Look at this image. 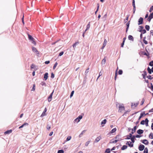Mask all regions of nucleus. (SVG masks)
I'll list each match as a JSON object with an SVG mask.
<instances>
[{
    "instance_id": "obj_44",
    "label": "nucleus",
    "mask_w": 153,
    "mask_h": 153,
    "mask_svg": "<svg viewBox=\"0 0 153 153\" xmlns=\"http://www.w3.org/2000/svg\"><path fill=\"white\" fill-rule=\"evenodd\" d=\"M132 137V134H130V135L128 137H127V139H130V138H131Z\"/></svg>"
},
{
    "instance_id": "obj_8",
    "label": "nucleus",
    "mask_w": 153,
    "mask_h": 153,
    "mask_svg": "<svg viewBox=\"0 0 153 153\" xmlns=\"http://www.w3.org/2000/svg\"><path fill=\"white\" fill-rule=\"evenodd\" d=\"M145 146L143 145H140L139 146V149L140 151H143L144 149Z\"/></svg>"
},
{
    "instance_id": "obj_34",
    "label": "nucleus",
    "mask_w": 153,
    "mask_h": 153,
    "mask_svg": "<svg viewBox=\"0 0 153 153\" xmlns=\"http://www.w3.org/2000/svg\"><path fill=\"white\" fill-rule=\"evenodd\" d=\"M144 153H148V150L147 148H146L144 151Z\"/></svg>"
},
{
    "instance_id": "obj_39",
    "label": "nucleus",
    "mask_w": 153,
    "mask_h": 153,
    "mask_svg": "<svg viewBox=\"0 0 153 153\" xmlns=\"http://www.w3.org/2000/svg\"><path fill=\"white\" fill-rule=\"evenodd\" d=\"M41 85L42 86H46V83L45 82H41Z\"/></svg>"
},
{
    "instance_id": "obj_50",
    "label": "nucleus",
    "mask_w": 153,
    "mask_h": 153,
    "mask_svg": "<svg viewBox=\"0 0 153 153\" xmlns=\"http://www.w3.org/2000/svg\"><path fill=\"white\" fill-rule=\"evenodd\" d=\"M147 77L148 78L150 79H153V77H152L150 75L148 76Z\"/></svg>"
},
{
    "instance_id": "obj_6",
    "label": "nucleus",
    "mask_w": 153,
    "mask_h": 153,
    "mask_svg": "<svg viewBox=\"0 0 153 153\" xmlns=\"http://www.w3.org/2000/svg\"><path fill=\"white\" fill-rule=\"evenodd\" d=\"M53 93V92L51 93V94L48 97V101L49 102H50V101H51L52 100V96Z\"/></svg>"
},
{
    "instance_id": "obj_29",
    "label": "nucleus",
    "mask_w": 153,
    "mask_h": 153,
    "mask_svg": "<svg viewBox=\"0 0 153 153\" xmlns=\"http://www.w3.org/2000/svg\"><path fill=\"white\" fill-rule=\"evenodd\" d=\"M137 127L136 126H135L134 127V128L132 129V134H133L134 132L135 131V130L136 129Z\"/></svg>"
},
{
    "instance_id": "obj_25",
    "label": "nucleus",
    "mask_w": 153,
    "mask_h": 153,
    "mask_svg": "<svg viewBox=\"0 0 153 153\" xmlns=\"http://www.w3.org/2000/svg\"><path fill=\"white\" fill-rule=\"evenodd\" d=\"M130 23V21H129L127 23H126V25L127 26V28H126V32H127L128 30V28L129 27V24Z\"/></svg>"
},
{
    "instance_id": "obj_56",
    "label": "nucleus",
    "mask_w": 153,
    "mask_h": 153,
    "mask_svg": "<svg viewBox=\"0 0 153 153\" xmlns=\"http://www.w3.org/2000/svg\"><path fill=\"white\" fill-rule=\"evenodd\" d=\"M149 16H151V18H153V12L152 13L150 14Z\"/></svg>"
},
{
    "instance_id": "obj_21",
    "label": "nucleus",
    "mask_w": 153,
    "mask_h": 153,
    "mask_svg": "<svg viewBox=\"0 0 153 153\" xmlns=\"http://www.w3.org/2000/svg\"><path fill=\"white\" fill-rule=\"evenodd\" d=\"M143 132V130L141 129H139L137 131V132L138 134H142Z\"/></svg>"
},
{
    "instance_id": "obj_1",
    "label": "nucleus",
    "mask_w": 153,
    "mask_h": 153,
    "mask_svg": "<svg viewBox=\"0 0 153 153\" xmlns=\"http://www.w3.org/2000/svg\"><path fill=\"white\" fill-rule=\"evenodd\" d=\"M117 106L119 108V112H122L124 111L125 108L123 104H120L117 105Z\"/></svg>"
},
{
    "instance_id": "obj_57",
    "label": "nucleus",
    "mask_w": 153,
    "mask_h": 153,
    "mask_svg": "<svg viewBox=\"0 0 153 153\" xmlns=\"http://www.w3.org/2000/svg\"><path fill=\"white\" fill-rule=\"evenodd\" d=\"M151 88L152 89V90L153 91V85H152V83H151Z\"/></svg>"
},
{
    "instance_id": "obj_26",
    "label": "nucleus",
    "mask_w": 153,
    "mask_h": 153,
    "mask_svg": "<svg viewBox=\"0 0 153 153\" xmlns=\"http://www.w3.org/2000/svg\"><path fill=\"white\" fill-rule=\"evenodd\" d=\"M128 39L129 40L133 41V38L131 35H129L128 36Z\"/></svg>"
},
{
    "instance_id": "obj_5",
    "label": "nucleus",
    "mask_w": 153,
    "mask_h": 153,
    "mask_svg": "<svg viewBox=\"0 0 153 153\" xmlns=\"http://www.w3.org/2000/svg\"><path fill=\"white\" fill-rule=\"evenodd\" d=\"M106 122L107 120L105 119L102 121L101 123V126L102 127H104V125L106 123Z\"/></svg>"
},
{
    "instance_id": "obj_27",
    "label": "nucleus",
    "mask_w": 153,
    "mask_h": 153,
    "mask_svg": "<svg viewBox=\"0 0 153 153\" xmlns=\"http://www.w3.org/2000/svg\"><path fill=\"white\" fill-rule=\"evenodd\" d=\"M139 31L141 32L142 34L145 33L146 32V30L145 29L142 30L141 29L139 30Z\"/></svg>"
},
{
    "instance_id": "obj_47",
    "label": "nucleus",
    "mask_w": 153,
    "mask_h": 153,
    "mask_svg": "<svg viewBox=\"0 0 153 153\" xmlns=\"http://www.w3.org/2000/svg\"><path fill=\"white\" fill-rule=\"evenodd\" d=\"M149 65L151 66H153V61H151L149 63Z\"/></svg>"
},
{
    "instance_id": "obj_41",
    "label": "nucleus",
    "mask_w": 153,
    "mask_h": 153,
    "mask_svg": "<svg viewBox=\"0 0 153 153\" xmlns=\"http://www.w3.org/2000/svg\"><path fill=\"white\" fill-rule=\"evenodd\" d=\"M90 142V141H88L86 142L85 143V146H88Z\"/></svg>"
},
{
    "instance_id": "obj_62",
    "label": "nucleus",
    "mask_w": 153,
    "mask_h": 153,
    "mask_svg": "<svg viewBox=\"0 0 153 153\" xmlns=\"http://www.w3.org/2000/svg\"><path fill=\"white\" fill-rule=\"evenodd\" d=\"M116 147H114L111 150V151L114 150L115 149Z\"/></svg>"
},
{
    "instance_id": "obj_31",
    "label": "nucleus",
    "mask_w": 153,
    "mask_h": 153,
    "mask_svg": "<svg viewBox=\"0 0 153 153\" xmlns=\"http://www.w3.org/2000/svg\"><path fill=\"white\" fill-rule=\"evenodd\" d=\"M51 128V126L49 124H48L47 126V129L48 130H49Z\"/></svg>"
},
{
    "instance_id": "obj_23",
    "label": "nucleus",
    "mask_w": 153,
    "mask_h": 153,
    "mask_svg": "<svg viewBox=\"0 0 153 153\" xmlns=\"http://www.w3.org/2000/svg\"><path fill=\"white\" fill-rule=\"evenodd\" d=\"M138 103H132L131 104V106L132 107H133V106H134V107H135L137 106L138 105Z\"/></svg>"
},
{
    "instance_id": "obj_48",
    "label": "nucleus",
    "mask_w": 153,
    "mask_h": 153,
    "mask_svg": "<svg viewBox=\"0 0 153 153\" xmlns=\"http://www.w3.org/2000/svg\"><path fill=\"white\" fill-rule=\"evenodd\" d=\"M63 53H64V52L63 51H62L59 53V56H62L63 54Z\"/></svg>"
},
{
    "instance_id": "obj_52",
    "label": "nucleus",
    "mask_w": 153,
    "mask_h": 153,
    "mask_svg": "<svg viewBox=\"0 0 153 153\" xmlns=\"http://www.w3.org/2000/svg\"><path fill=\"white\" fill-rule=\"evenodd\" d=\"M146 75V72H144V74H142V75L143 76V78H144V79H145V76Z\"/></svg>"
},
{
    "instance_id": "obj_33",
    "label": "nucleus",
    "mask_w": 153,
    "mask_h": 153,
    "mask_svg": "<svg viewBox=\"0 0 153 153\" xmlns=\"http://www.w3.org/2000/svg\"><path fill=\"white\" fill-rule=\"evenodd\" d=\"M149 25H146L145 26V28L147 30H149Z\"/></svg>"
},
{
    "instance_id": "obj_61",
    "label": "nucleus",
    "mask_w": 153,
    "mask_h": 153,
    "mask_svg": "<svg viewBox=\"0 0 153 153\" xmlns=\"http://www.w3.org/2000/svg\"><path fill=\"white\" fill-rule=\"evenodd\" d=\"M135 10H136V7H135L134 8L133 7V11L134 13Z\"/></svg>"
},
{
    "instance_id": "obj_20",
    "label": "nucleus",
    "mask_w": 153,
    "mask_h": 153,
    "mask_svg": "<svg viewBox=\"0 0 153 153\" xmlns=\"http://www.w3.org/2000/svg\"><path fill=\"white\" fill-rule=\"evenodd\" d=\"M142 142L145 145H147L148 143V141L146 140H144Z\"/></svg>"
},
{
    "instance_id": "obj_45",
    "label": "nucleus",
    "mask_w": 153,
    "mask_h": 153,
    "mask_svg": "<svg viewBox=\"0 0 153 153\" xmlns=\"http://www.w3.org/2000/svg\"><path fill=\"white\" fill-rule=\"evenodd\" d=\"M77 42L75 43L73 45V47L74 48L75 47H76V45H77Z\"/></svg>"
},
{
    "instance_id": "obj_58",
    "label": "nucleus",
    "mask_w": 153,
    "mask_h": 153,
    "mask_svg": "<svg viewBox=\"0 0 153 153\" xmlns=\"http://www.w3.org/2000/svg\"><path fill=\"white\" fill-rule=\"evenodd\" d=\"M53 134V131H52L51 132L50 134H49V136H51L52 135V134Z\"/></svg>"
},
{
    "instance_id": "obj_64",
    "label": "nucleus",
    "mask_w": 153,
    "mask_h": 153,
    "mask_svg": "<svg viewBox=\"0 0 153 153\" xmlns=\"http://www.w3.org/2000/svg\"><path fill=\"white\" fill-rule=\"evenodd\" d=\"M144 41V43L145 44H147V43H148V42L147 41H146V40H144L143 41Z\"/></svg>"
},
{
    "instance_id": "obj_35",
    "label": "nucleus",
    "mask_w": 153,
    "mask_h": 153,
    "mask_svg": "<svg viewBox=\"0 0 153 153\" xmlns=\"http://www.w3.org/2000/svg\"><path fill=\"white\" fill-rule=\"evenodd\" d=\"M64 151L62 150H60L58 151L57 153H64Z\"/></svg>"
},
{
    "instance_id": "obj_10",
    "label": "nucleus",
    "mask_w": 153,
    "mask_h": 153,
    "mask_svg": "<svg viewBox=\"0 0 153 153\" xmlns=\"http://www.w3.org/2000/svg\"><path fill=\"white\" fill-rule=\"evenodd\" d=\"M101 139V136H99L97 137L95 139V142H98Z\"/></svg>"
},
{
    "instance_id": "obj_16",
    "label": "nucleus",
    "mask_w": 153,
    "mask_h": 153,
    "mask_svg": "<svg viewBox=\"0 0 153 153\" xmlns=\"http://www.w3.org/2000/svg\"><path fill=\"white\" fill-rule=\"evenodd\" d=\"M12 132V130H10L7 131L5 132H4V134H8L11 133Z\"/></svg>"
},
{
    "instance_id": "obj_9",
    "label": "nucleus",
    "mask_w": 153,
    "mask_h": 153,
    "mask_svg": "<svg viewBox=\"0 0 153 153\" xmlns=\"http://www.w3.org/2000/svg\"><path fill=\"white\" fill-rule=\"evenodd\" d=\"M143 19L142 18L140 17L138 20V25H140L143 24Z\"/></svg>"
},
{
    "instance_id": "obj_36",
    "label": "nucleus",
    "mask_w": 153,
    "mask_h": 153,
    "mask_svg": "<svg viewBox=\"0 0 153 153\" xmlns=\"http://www.w3.org/2000/svg\"><path fill=\"white\" fill-rule=\"evenodd\" d=\"M149 137L151 139H153V134L152 133H150L149 135Z\"/></svg>"
},
{
    "instance_id": "obj_38",
    "label": "nucleus",
    "mask_w": 153,
    "mask_h": 153,
    "mask_svg": "<svg viewBox=\"0 0 153 153\" xmlns=\"http://www.w3.org/2000/svg\"><path fill=\"white\" fill-rule=\"evenodd\" d=\"M57 64H58V63H57V62H56L55 63V64L53 66V69H55L56 68V66L57 65Z\"/></svg>"
},
{
    "instance_id": "obj_19",
    "label": "nucleus",
    "mask_w": 153,
    "mask_h": 153,
    "mask_svg": "<svg viewBox=\"0 0 153 153\" xmlns=\"http://www.w3.org/2000/svg\"><path fill=\"white\" fill-rule=\"evenodd\" d=\"M90 27V22H89L88 24L86 26V29L85 30V32L87 30H88Z\"/></svg>"
},
{
    "instance_id": "obj_4",
    "label": "nucleus",
    "mask_w": 153,
    "mask_h": 153,
    "mask_svg": "<svg viewBox=\"0 0 153 153\" xmlns=\"http://www.w3.org/2000/svg\"><path fill=\"white\" fill-rule=\"evenodd\" d=\"M28 37L29 39L31 41L32 43L34 45H36V42L34 41L33 38L30 35H28Z\"/></svg>"
},
{
    "instance_id": "obj_49",
    "label": "nucleus",
    "mask_w": 153,
    "mask_h": 153,
    "mask_svg": "<svg viewBox=\"0 0 153 153\" xmlns=\"http://www.w3.org/2000/svg\"><path fill=\"white\" fill-rule=\"evenodd\" d=\"M54 75L53 73H52L51 74V77L52 78H54Z\"/></svg>"
},
{
    "instance_id": "obj_60",
    "label": "nucleus",
    "mask_w": 153,
    "mask_h": 153,
    "mask_svg": "<svg viewBox=\"0 0 153 153\" xmlns=\"http://www.w3.org/2000/svg\"><path fill=\"white\" fill-rule=\"evenodd\" d=\"M50 63V61H46L45 62V64H48Z\"/></svg>"
},
{
    "instance_id": "obj_51",
    "label": "nucleus",
    "mask_w": 153,
    "mask_h": 153,
    "mask_svg": "<svg viewBox=\"0 0 153 153\" xmlns=\"http://www.w3.org/2000/svg\"><path fill=\"white\" fill-rule=\"evenodd\" d=\"M35 85H33V88L32 89V90L34 91L35 90Z\"/></svg>"
},
{
    "instance_id": "obj_55",
    "label": "nucleus",
    "mask_w": 153,
    "mask_h": 153,
    "mask_svg": "<svg viewBox=\"0 0 153 153\" xmlns=\"http://www.w3.org/2000/svg\"><path fill=\"white\" fill-rule=\"evenodd\" d=\"M152 18L151 17V16H149L148 19V20L149 21H150L151 19H152Z\"/></svg>"
},
{
    "instance_id": "obj_43",
    "label": "nucleus",
    "mask_w": 153,
    "mask_h": 153,
    "mask_svg": "<svg viewBox=\"0 0 153 153\" xmlns=\"http://www.w3.org/2000/svg\"><path fill=\"white\" fill-rule=\"evenodd\" d=\"M74 93V91H73L71 93V95H70V98H71L73 96Z\"/></svg>"
},
{
    "instance_id": "obj_17",
    "label": "nucleus",
    "mask_w": 153,
    "mask_h": 153,
    "mask_svg": "<svg viewBox=\"0 0 153 153\" xmlns=\"http://www.w3.org/2000/svg\"><path fill=\"white\" fill-rule=\"evenodd\" d=\"M117 131V128H115L113 129L110 132V133L111 134H112L115 132Z\"/></svg>"
},
{
    "instance_id": "obj_63",
    "label": "nucleus",
    "mask_w": 153,
    "mask_h": 153,
    "mask_svg": "<svg viewBox=\"0 0 153 153\" xmlns=\"http://www.w3.org/2000/svg\"><path fill=\"white\" fill-rule=\"evenodd\" d=\"M150 33L151 35L153 36V30H151L150 31Z\"/></svg>"
},
{
    "instance_id": "obj_15",
    "label": "nucleus",
    "mask_w": 153,
    "mask_h": 153,
    "mask_svg": "<svg viewBox=\"0 0 153 153\" xmlns=\"http://www.w3.org/2000/svg\"><path fill=\"white\" fill-rule=\"evenodd\" d=\"M48 73H45L44 74V79L45 80H46L48 78Z\"/></svg>"
},
{
    "instance_id": "obj_46",
    "label": "nucleus",
    "mask_w": 153,
    "mask_h": 153,
    "mask_svg": "<svg viewBox=\"0 0 153 153\" xmlns=\"http://www.w3.org/2000/svg\"><path fill=\"white\" fill-rule=\"evenodd\" d=\"M85 132V131H82V132L80 134L79 137H80Z\"/></svg>"
},
{
    "instance_id": "obj_40",
    "label": "nucleus",
    "mask_w": 153,
    "mask_h": 153,
    "mask_svg": "<svg viewBox=\"0 0 153 153\" xmlns=\"http://www.w3.org/2000/svg\"><path fill=\"white\" fill-rule=\"evenodd\" d=\"M132 5H133L134 8L135 7L134 0H133Z\"/></svg>"
},
{
    "instance_id": "obj_28",
    "label": "nucleus",
    "mask_w": 153,
    "mask_h": 153,
    "mask_svg": "<svg viewBox=\"0 0 153 153\" xmlns=\"http://www.w3.org/2000/svg\"><path fill=\"white\" fill-rule=\"evenodd\" d=\"M127 148V147L126 145H124L123 146V147L121 148V149L123 150H124L126 149Z\"/></svg>"
},
{
    "instance_id": "obj_13",
    "label": "nucleus",
    "mask_w": 153,
    "mask_h": 153,
    "mask_svg": "<svg viewBox=\"0 0 153 153\" xmlns=\"http://www.w3.org/2000/svg\"><path fill=\"white\" fill-rule=\"evenodd\" d=\"M147 70L149 74H151L152 72L153 73V67H152V69H150L149 67H148L147 68Z\"/></svg>"
},
{
    "instance_id": "obj_11",
    "label": "nucleus",
    "mask_w": 153,
    "mask_h": 153,
    "mask_svg": "<svg viewBox=\"0 0 153 153\" xmlns=\"http://www.w3.org/2000/svg\"><path fill=\"white\" fill-rule=\"evenodd\" d=\"M46 111H47V109L45 108V110H44V111L42 112V114L41 115V117H44V116H45V115H46V114L45 113L46 112Z\"/></svg>"
},
{
    "instance_id": "obj_54",
    "label": "nucleus",
    "mask_w": 153,
    "mask_h": 153,
    "mask_svg": "<svg viewBox=\"0 0 153 153\" xmlns=\"http://www.w3.org/2000/svg\"><path fill=\"white\" fill-rule=\"evenodd\" d=\"M118 141V140H115L114 141H113L111 143H116Z\"/></svg>"
},
{
    "instance_id": "obj_30",
    "label": "nucleus",
    "mask_w": 153,
    "mask_h": 153,
    "mask_svg": "<svg viewBox=\"0 0 153 153\" xmlns=\"http://www.w3.org/2000/svg\"><path fill=\"white\" fill-rule=\"evenodd\" d=\"M71 136H68L66 138V141H69L70 140H71Z\"/></svg>"
},
{
    "instance_id": "obj_3",
    "label": "nucleus",
    "mask_w": 153,
    "mask_h": 153,
    "mask_svg": "<svg viewBox=\"0 0 153 153\" xmlns=\"http://www.w3.org/2000/svg\"><path fill=\"white\" fill-rule=\"evenodd\" d=\"M148 122L149 120L148 119L146 118L145 120H143L140 123V124L141 125L145 124L146 126H148Z\"/></svg>"
},
{
    "instance_id": "obj_53",
    "label": "nucleus",
    "mask_w": 153,
    "mask_h": 153,
    "mask_svg": "<svg viewBox=\"0 0 153 153\" xmlns=\"http://www.w3.org/2000/svg\"><path fill=\"white\" fill-rule=\"evenodd\" d=\"M89 68H88L85 71V74H87L88 72V71H89Z\"/></svg>"
},
{
    "instance_id": "obj_12",
    "label": "nucleus",
    "mask_w": 153,
    "mask_h": 153,
    "mask_svg": "<svg viewBox=\"0 0 153 153\" xmlns=\"http://www.w3.org/2000/svg\"><path fill=\"white\" fill-rule=\"evenodd\" d=\"M126 144H128L129 146L131 147H132L133 146V144L132 143V142L130 141H128L127 142V143H126Z\"/></svg>"
},
{
    "instance_id": "obj_32",
    "label": "nucleus",
    "mask_w": 153,
    "mask_h": 153,
    "mask_svg": "<svg viewBox=\"0 0 153 153\" xmlns=\"http://www.w3.org/2000/svg\"><path fill=\"white\" fill-rule=\"evenodd\" d=\"M106 62V59L105 58L103 59L102 62V64H105Z\"/></svg>"
},
{
    "instance_id": "obj_7",
    "label": "nucleus",
    "mask_w": 153,
    "mask_h": 153,
    "mask_svg": "<svg viewBox=\"0 0 153 153\" xmlns=\"http://www.w3.org/2000/svg\"><path fill=\"white\" fill-rule=\"evenodd\" d=\"M32 51H33L37 55H38L39 54V52L36 49L34 48V47H33L32 48Z\"/></svg>"
},
{
    "instance_id": "obj_37",
    "label": "nucleus",
    "mask_w": 153,
    "mask_h": 153,
    "mask_svg": "<svg viewBox=\"0 0 153 153\" xmlns=\"http://www.w3.org/2000/svg\"><path fill=\"white\" fill-rule=\"evenodd\" d=\"M145 114V113H142L140 114V117H139V120H140V119L141 118L143 117V115Z\"/></svg>"
},
{
    "instance_id": "obj_59",
    "label": "nucleus",
    "mask_w": 153,
    "mask_h": 153,
    "mask_svg": "<svg viewBox=\"0 0 153 153\" xmlns=\"http://www.w3.org/2000/svg\"><path fill=\"white\" fill-rule=\"evenodd\" d=\"M124 41H123V42L122 43L121 45V47H123L124 45Z\"/></svg>"
},
{
    "instance_id": "obj_2",
    "label": "nucleus",
    "mask_w": 153,
    "mask_h": 153,
    "mask_svg": "<svg viewBox=\"0 0 153 153\" xmlns=\"http://www.w3.org/2000/svg\"><path fill=\"white\" fill-rule=\"evenodd\" d=\"M82 115H79L77 118H76L74 121V123H78L82 119Z\"/></svg>"
},
{
    "instance_id": "obj_42",
    "label": "nucleus",
    "mask_w": 153,
    "mask_h": 153,
    "mask_svg": "<svg viewBox=\"0 0 153 153\" xmlns=\"http://www.w3.org/2000/svg\"><path fill=\"white\" fill-rule=\"evenodd\" d=\"M123 73V71L122 70H120L118 71V74H119L121 75Z\"/></svg>"
},
{
    "instance_id": "obj_18",
    "label": "nucleus",
    "mask_w": 153,
    "mask_h": 153,
    "mask_svg": "<svg viewBox=\"0 0 153 153\" xmlns=\"http://www.w3.org/2000/svg\"><path fill=\"white\" fill-rule=\"evenodd\" d=\"M28 124L27 123H25L24 124H23V125H22V126H20L19 127V129L21 128H23L24 126H28Z\"/></svg>"
},
{
    "instance_id": "obj_14",
    "label": "nucleus",
    "mask_w": 153,
    "mask_h": 153,
    "mask_svg": "<svg viewBox=\"0 0 153 153\" xmlns=\"http://www.w3.org/2000/svg\"><path fill=\"white\" fill-rule=\"evenodd\" d=\"M107 42L106 40V39H105L104 40V43L103 44L102 46V47L101 48L102 49H103V48H104L106 46V45Z\"/></svg>"
},
{
    "instance_id": "obj_22",
    "label": "nucleus",
    "mask_w": 153,
    "mask_h": 153,
    "mask_svg": "<svg viewBox=\"0 0 153 153\" xmlns=\"http://www.w3.org/2000/svg\"><path fill=\"white\" fill-rule=\"evenodd\" d=\"M111 151V149L109 148H108L106 149L105 152V153H110Z\"/></svg>"
},
{
    "instance_id": "obj_24",
    "label": "nucleus",
    "mask_w": 153,
    "mask_h": 153,
    "mask_svg": "<svg viewBox=\"0 0 153 153\" xmlns=\"http://www.w3.org/2000/svg\"><path fill=\"white\" fill-rule=\"evenodd\" d=\"M135 138V136H133L132 137H131V140L133 143L134 142V139Z\"/></svg>"
}]
</instances>
